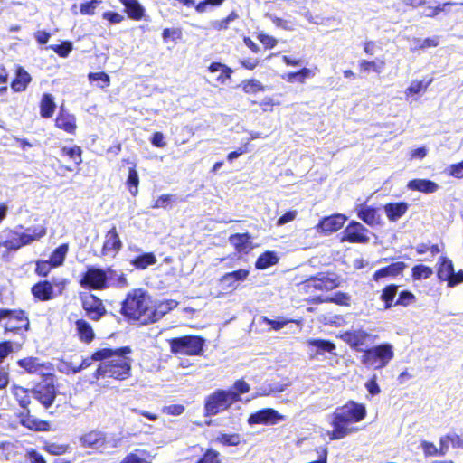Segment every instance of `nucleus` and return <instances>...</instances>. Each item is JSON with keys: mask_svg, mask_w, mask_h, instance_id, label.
I'll list each match as a JSON object with an SVG mask.
<instances>
[{"mask_svg": "<svg viewBox=\"0 0 463 463\" xmlns=\"http://www.w3.org/2000/svg\"><path fill=\"white\" fill-rule=\"evenodd\" d=\"M367 416L365 404L348 400L343 405L337 406L331 414L330 425L332 430L328 432L331 440L342 439L355 433L359 428L355 425L363 421Z\"/></svg>", "mask_w": 463, "mask_h": 463, "instance_id": "f257e3e1", "label": "nucleus"}, {"mask_svg": "<svg viewBox=\"0 0 463 463\" xmlns=\"http://www.w3.org/2000/svg\"><path fill=\"white\" fill-rule=\"evenodd\" d=\"M111 354L101 361L92 373L93 379L111 378L116 381H125L131 376L132 359L128 354L132 352L129 346L110 348Z\"/></svg>", "mask_w": 463, "mask_h": 463, "instance_id": "f03ea898", "label": "nucleus"}, {"mask_svg": "<svg viewBox=\"0 0 463 463\" xmlns=\"http://www.w3.org/2000/svg\"><path fill=\"white\" fill-rule=\"evenodd\" d=\"M152 304V296L147 290L138 288L129 290L120 304L123 317L141 326L149 325L148 319Z\"/></svg>", "mask_w": 463, "mask_h": 463, "instance_id": "7ed1b4c3", "label": "nucleus"}, {"mask_svg": "<svg viewBox=\"0 0 463 463\" xmlns=\"http://www.w3.org/2000/svg\"><path fill=\"white\" fill-rule=\"evenodd\" d=\"M34 361L35 359L31 357V373L40 375L41 380L35 383L32 391L34 398L45 408H49L53 404L58 393L53 367L51 364H36Z\"/></svg>", "mask_w": 463, "mask_h": 463, "instance_id": "20e7f679", "label": "nucleus"}, {"mask_svg": "<svg viewBox=\"0 0 463 463\" xmlns=\"http://www.w3.org/2000/svg\"><path fill=\"white\" fill-rule=\"evenodd\" d=\"M393 358V345L384 342L366 348L359 357V361L365 368L381 370L386 367Z\"/></svg>", "mask_w": 463, "mask_h": 463, "instance_id": "39448f33", "label": "nucleus"}, {"mask_svg": "<svg viewBox=\"0 0 463 463\" xmlns=\"http://www.w3.org/2000/svg\"><path fill=\"white\" fill-rule=\"evenodd\" d=\"M340 285L339 276L330 272H318L299 284L300 290L305 294L326 293L339 288Z\"/></svg>", "mask_w": 463, "mask_h": 463, "instance_id": "423d86ee", "label": "nucleus"}, {"mask_svg": "<svg viewBox=\"0 0 463 463\" xmlns=\"http://www.w3.org/2000/svg\"><path fill=\"white\" fill-rule=\"evenodd\" d=\"M108 273H114L111 268L106 269L101 267L90 265L80 274V286L89 290H105L109 288V277Z\"/></svg>", "mask_w": 463, "mask_h": 463, "instance_id": "0eeeda50", "label": "nucleus"}, {"mask_svg": "<svg viewBox=\"0 0 463 463\" xmlns=\"http://www.w3.org/2000/svg\"><path fill=\"white\" fill-rule=\"evenodd\" d=\"M82 148L74 145L61 146L55 159L54 167L61 175H65L76 170L82 163Z\"/></svg>", "mask_w": 463, "mask_h": 463, "instance_id": "6e6552de", "label": "nucleus"}, {"mask_svg": "<svg viewBox=\"0 0 463 463\" xmlns=\"http://www.w3.org/2000/svg\"><path fill=\"white\" fill-rule=\"evenodd\" d=\"M168 343L172 354L197 356L203 352L205 339L200 335H183L171 338Z\"/></svg>", "mask_w": 463, "mask_h": 463, "instance_id": "1a4fd4ad", "label": "nucleus"}, {"mask_svg": "<svg viewBox=\"0 0 463 463\" xmlns=\"http://www.w3.org/2000/svg\"><path fill=\"white\" fill-rule=\"evenodd\" d=\"M233 399V396L225 389L214 390L205 397L203 415L212 417L228 411L235 403Z\"/></svg>", "mask_w": 463, "mask_h": 463, "instance_id": "9d476101", "label": "nucleus"}, {"mask_svg": "<svg viewBox=\"0 0 463 463\" xmlns=\"http://www.w3.org/2000/svg\"><path fill=\"white\" fill-rule=\"evenodd\" d=\"M343 342H345L353 351L360 352L364 354L366 348H369L378 335H373L366 330L362 328L346 330L342 332L338 336Z\"/></svg>", "mask_w": 463, "mask_h": 463, "instance_id": "9b49d317", "label": "nucleus"}, {"mask_svg": "<svg viewBox=\"0 0 463 463\" xmlns=\"http://www.w3.org/2000/svg\"><path fill=\"white\" fill-rule=\"evenodd\" d=\"M437 278L439 281H446L449 287H455L463 282V271H454L452 260L447 256H440L437 262Z\"/></svg>", "mask_w": 463, "mask_h": 463, "instance_id": "f8f14e48", "label": "nucleus"}, {"mask_svg": "<svg viewBox=\"0 0 463 463\" xmlns=\"http://www.w3.org/2000/svg\"><path fill=\"white\" fill-rule=\"evenodd\" d=\"M80 299L86 317L91 321L98 322L107 315V308L103 300L95 294L80 295Z\"/></svg>", "mask_w": 463, "mask_h": 463, "instance_id": "ddd939ff", "label": "nucleus"}, {"mask_svg": "<svg viewBox=\"0 0 463 463\" xmlns=\"http://www.w3.org/2000/svg\"><path fill=\"white\" fill-rule=\"evenodd\" d=\"M0 322H4L6 331L27 329L29 325L24 312L21 310L0 309Z\"/></svg>", "mask_w": 463, "mask_h": 463, "instance_id": "4468645a", "label": "nucleus"}, {"mask_svg": "<svg viewBox=\"0 0 463 463\" xmlns=\"http://www.w3.org/2000/svg\"><path fill=\"white\" fill-rule=\"evenodd\" d=\"M123 242L120 239L119 233L116 225H113L104 234V241L100 250L102 257L115 258L122 250Z\"/></svg>", "mask_w": 463, "mask_h": 463, "instance_id": "2eb2a0df", "label": "nucleus"}, {"mask_svg": "<svg viewBox=\"0 0 463 463\" xmlns=\"http://www.w3.org/2000/svg\"><path fill=\"white\" fill-rule=\"evenodd\" d=\"M368 230L359 222L351 221L342 232L341 241L349 243H367Z\"/></svg>", "mask_w": 463, "mask_h": 463, "instance_id": "dca6fc26", "label": "nucleus"}, {"mask_svg": "<svg viewBox=\"0 0 463 463\" xmlns=\"http://www.w3.org/2000/svg\"><path fill=\"white\" fill-rule=\"evenodd\" d=\"M61 285V288L58 293L54 290V285L49 280H41L31 287V293L33 297L42 302H46L53 299L57 295L61 294V290L64 287V282L58 283Z\"/></svg>", "mask_w": 463, "mask_h": 463, "instance_id": "f3484780", "label": "nucleus"}, {"mask_svg": "<svg viewBox=\"0 0 463 463\" xmlns=\"http://www.w3.org/2000/svg\"><path fill=\"white\" fill-rule=\"evenodd\" d=\"M347 218L342 213H334L329 216L323 217L315 226L317 232L323 234H331L339 231L346 222Z\"/></svg>", "mask_w": 463, "mask_h": 463, "instance_id": "a211bd4d", "label": "nucleus"}, {"mask_svg": "<svg viewBox=\"0 0 463 463\" xmlns=\"http://www.w3.org/2000/svg\"><path fill=\"white\" fill-rule=\"evenodd\" d=\"M178 304L179 302L175 299H164L156 302L152 300L149 325L161 320L166 314L177 307Z\"/></svg>", "mask_w": 463, "mask_h": 463, "instance_id": "6ab92c4d", "label": "nucleus"}, {"mask_svg": "<svg viewBox=\"0 0 463 463\" xmlns=\"http://www.w3.org/2000/svg\"><path fill=\"white\" fill-rule=\"evenodd\" d=\"M406 268L407 264L403 261L392 262L391 264L375 270L372 276V279L375 282H379L387 278L395 279L402 276Z\"/></svg>", "mask_w": 463, "mask_h": 463, "instance_id": "aec40b11", "label": "nucleus"}, {"mask_svg": "<svg viewBox=\"0 0 463 463\" xmlns=\"http://www.w3.org/2000/svg\"><path fill=\"white\" fill-rule=\"evenodd\" d=\"M82 447L95 450L102 449L107 445V435L98 430H90L80 437Z\"/></svg>", "mask_w": 463, "mask_h": 463, "instance_id": "412c9836", "label": "nucleus"}, {"mask_svg": "<svg viewBox=\"0 0 463 463\" xmlns=\"http://www.w3.org/2000/svg\"><path fill=\"white\" fill-rule=\"evenodd\" d=\"M251 239L252 237L249 232H243L231 234L228 241L237 254L247 255L253 249Z\"/></svg>", "mask_w": 463, "mask_h": 463, "instance_id": "4be33fe9", "label": "nucleus"}, {"mask_svg": "<svg viewBox=\"0 0 463 463\" xmlns=\"http://www.w3.org/2000/svg\"><path fill=\"white\" fill-rule=\"evenodd\" d=\"M307 302L309 304L334 303L338 306L348 307L351 304V297L345 292L337 291L328 297L323 295L314 296L311 298H307Z\"/></svg>", "mask_w": 463, "mask_h": 463, "instance_id": "5701e85b", "label": "nucleus"}, {"mask_svg": "<svg viewBox=\"0 0 463 463\" xmlns=\"http://www.w3.org/2000/svg\"><path fill=\"white\" fill-rule=\"evenodd\" d=\"M282 418L277 411L271 408H266L256 411L250 415L248 419L249 424H268L276 423Z\"/></svg>", "mask_w": 463, "mask_h": 463, "instance_id": "b1692460", "label": "nucleus"}, {"mask_svg": "<svg viewBox=\"0 0 463 463\" xmlns=\"http://www.w3.org/2000/svg\"><path fill=\"white\" fill-rule=\"evenodd\" d=\"M124 7L128 18L141 21L146 16V9L138 0H118Z\"/></svg>", "mask_w": 463, "mask_h": 463, "instance_id": "393cba45", "label": "nucleus"}, {"mask_svg": "<svg viewBox=\"0 0 463 463\" xmlns=\"http://www.w3.org/2000/svg\"><path fill=\"white\" fill-rule=\"evenodd\" d=\"M55 126L66 133L73 135L77 129L75 116L61 108L55 118Z\"/></svg>", "mask_w": 463, "mask_h": 463, "instance_id": "a878e982", "label": "nucleus"}, {"mask_svg": "<svg viewBox=\"0 0 463 463\" xmlns=\"http://www.w3.org/2000/svg\"><path fill=\"white\" fill-rule=\"evenodd\" d=\"M75 330L78 339L83 344L89 345L96 337L93 327L84 318H79L75 321Z\"/></svg>", "mask_w": 463, "mask_h": 463, "instance_id": "bb28decb", "label": "nucleus"}, {"mask_svg": "<svg viewBox=\"0 0 463 463\" xmlns=\"http://www.w3.org/2000/svg\"><path fill=\"white\" fill-rule=\"evenodd\" d=\"M383 210L390 222H397L409 210V203L406 202L388 203L383 205Z\"/></svg>", "mask_w": 463, "mask_h": 463, "instance_id": "cd10ccee", "label": "nucleus"}, {"mask_svg": "<svg viewBox=\"0 0 463 463\" xmlns=\"http://www.w3.org/2000/svg\"><path fill=\"white\" fill-rule=\"evenodd\" d=\"M407 188L423 194H432L438 191L439 184L430 179L415 178L408 182Z\"/></svg>", "mask_w": 463, "mask_h": 463, "instance_id": "c85d7f7f", "label": "nucleus"}, {"mask_svg": "<svg viewBox=\"0 0 463 463\" xmlns=\"http://www.w3.org/2000/svg\"><path fill=\"white\" fill-rule=\"evenodd\" d=\"M111 354L112 353L109 350V347L94 350L90 356H87L81 360L80 364L78 365L79 373L90 367L94 362H99V364H101V361L108 358Z\"/></svg>", "mask_w": 463, "mask_h": 463, "instance_id": "c756f323", "label": "nucleus"}, {"mask_svg": "<svg viewBox=\"0 0 463 463\" xmlns=\"http://www.w3.org/2000/svg\"><path fill=\"white\" fill-rule=\"evenodd\" d=\"M357 216L369 226H373L380 222L378 210L373 206L361 204L357 210Z\"/></svg>", "mask_w": 463, "mask_h": 463, "instance_id": "7c9ffc66", "label": "nucleus"}, {"mask_svg": "<svg viewBox=\"0 0 463 463\" xmlns=\"http://www.w3.org/2000/svg\"><path fill=\"white\" fill-rule=\"evenodd\" d=\"M250 270L247 269H239L231 272L223 274L220 278V282L228 287L233 286L236 282L244 281L248 279Z\"/></svg>", "mask_w": 463, "mask_h": 463, "instance_id": "2f4dec72", "label": "nucleus"}, {"mask_svg": "<svg viewBox=\"0 0 463 463\" xmlns=\"http://www.w3.org/2000/svg\"><path fill=\"white\" fill-rule=\"evenodd\" d=\"M358 67L360 72H375L380 74L385 67V61L383 59H376L372 61L363 59L359 61Z\"/></svg>", "mask_w": 463, "mask_h": 463, "instance_id": "473e14b6", "label": "nucleus"}, {"mask_svg": "<svg viewBox=\"0 0 463 463\" xmlns=\"http://www.w3.org/2000/svg\"><path fill=\"white\" fill-rule=\"evenodd\" d=\"M156 261V257L153 252H145L133 258L130 264L137 269H146L149 266L155 265Z\"/></svg>", "mask_w": 463, "mask_h": 463, "instance_id": "72a5a7b5", "label": "nucleus"}, {"mask_svg": "<svg viewBox=\"0 0 463 463\" xmlns=\"http://www.w3.org/2000/svg\"><path fill=\"white\" fill-rule=\"evenodd\" d=\"M279 262V257L274 251L267 250L261 253L255 261L257 269H266Z\"/></svg>", "mask_w": 463, "mask_h": 463, "instance_id": "f704fd0d", "label": "nucleus"}, {"mask_svg": "<svg viewBox=\"0 0 463 463\" xmlns=\"http://www.w3.org/2000/svg\"><path fill=\"white\" fill-rule=\"evenodd\" d=\"M119 463H152L150 454L145 449H135L127 454Z\"/></svg>", "mask_w": 463, "mask_h": 463, "instance_id": "c9c22d12", "label": "nucleus"}, {"mask_svg": "<svg viewBox=\"0 0 463 463\" xmlns=\"http://www.w3.org/2000/svg\"><path fill=\"white\" fill-rule=\"evenodd\" d=\"M139 176L137 171V165L132 163V166L128 169V175L126 181V186L132 196L138 194Z\"/></svg>", "mask_w": 463, "mask_h": 463, "instance_id": "e433bc0d", "label": "nucleus"}, {"mask_svg": "<svg viewBox=\"0 0 463 463\" xmlns=\"http://www.w3.org/2000/svg\"><path fill=\"white\" fill-rule=\"evenodd\" d=\"M56 105L51 94H43L40 103V114L43 118H50L52 117Z\"/></svg>", "mask_w": 463, "mask_h": 463, "instance_id": "4c0bfd02", "label": "nucleus"}, {"mask_svg": "<svg viewBox=\"0 0 463 463\" xmlns=\"http://www.w3.org/2000/svg\"><path fill=\"white\" fill-rule=\"evenodd\" d=\"M398 285L389 284L385 286L381 293L380 299L383 302L386 309L395 306L394 298L397 294Z\"/></svg>", "mask_w": 463, "mask_h": 463, "instance_id": "58836bf2", "label": "nucleus"}, {"mask_svg": "<svg viewBox=\"0 0 463 463\" xmlns=\"http://www.w3.org/2000/svg\"><path fill=\"white\" fill-rule=\"evenodd\" d=\"M314 76L313 71L308 68H302L298 71L288 72L283 75V79L288 82L305 83L306 80Z\"/></svg>", "mask_w": 463, "mask_h": 463, "instance_id": "ea45409f", "label": "nucleus"}, {"mask_svg": "<svg viewBox=\"0 0 463 463\" xmlns=\"http://www.w3.org/2000/svg\"><path fill=\"white\" fill-rule=\"evenodd\" d=\"M241 87L242 91L249 95L263 92L266 90V87L254 78L242 80Z\"/></svg>", "mask_w": 463, "mask_h": 463, "instance_id": "a19ab883", "label": "nucleus"}, {"mask_svg": "<svg viewBox=\"0 0 463 463\" xmlns=\"http://www.w3.org/2000/svg\"><path fill=\"white\" fill-rule=\"evenodd\" d=\"M69 250L68 243L59 245L51 254L49 260L55 268L61 266L64 263L66 255Z\"/></svg>", "mask_w": 463, "mask_h": 463, "instance_id": "79ce46f5", "label": "nucleus"}, {"mask_svg": "<svg viewBox=\"0 0 463 463\" xmlns=\"http://www.w3.org/2000/svg\"><path fill=\"white\" fill-rule=\"evenodd\" d=\"M250 390L249 383L243 379H239L234 382L233 385L227 392L233 396V401L236 403L241 401V395L249 392Z\"/></svg>", "mask_w": 463, "mask_h": 463, "instance_id": "37998d69", "label": "nucleus"}, {"mask_svg": "<svg viewBox=\"0 0 463 463\" xmlns=\"http://www.w3.org/2000/svg\"><path fill=\"white\" fill-rule=\"evenodd\" d=\"M433 274L432 268L423 265L417 264L411 268V276L413 280H421L430 278Z\"/></svg>", "mask_w": 463, "mask_h": 463, "instance_id": "c03bdc74", "label": "nucleus"}, {"mask_svg": "<svg viewBox=\"0 0 463 463\" xmlns=\"http://www.w3.org/2000/svg\"><path fill=\"white\" fill-rule=\"evenodd\" d=\"M215 442L222 446H238L241 443V437L239 433H221L216 439Z\"/></svg>", "mask_w": 463, "mask_h": 463, "instance_id": "a18cd8bd", "label": "nucleus"}, {"mask_svg": "<svg viewBox=\"0 0 463 463\" xmlns=\"http://www.w3.org/2000/svg\"><path fill=\"white\" fill-rule=\"evenodd\" d=\"M239 18V14L236 11H232L226 17L215 20L212 23V27L215 31L221 32L225 31L230 27V24Z\"/></svg>", "mask_w": 463, "mask_h": 463, "instance_id": "49530a36", "label": "nucleus"}, {"mask_svg": "<svg viewBox=\"0 0 463 463\" xmlns=\"http://www.w3.org/2000/svg\"><path fill=\"white\" fill-rule=\"evenodd\" d=\"M261 321L264 324L269 326L270 329H272L274 331H279V330L282 329L284 326H286L289 323L298 324V322H299L295 319H286L283 317H279L278 319H270L267 317H262Z\"/></svg>", "mask_w": 463, "mask_h": 463, "instance_id": "de8ad7c7", "label": "nucleus"}, {"mask_svg": "<svg viewBox=\"0 0 463 463\" xmlns=\"http://www.w3.org/2000/svg\"><path fill=\"white\" fill-rule=\"evenodd\" d=\"M28 81L29 78L27 72L22 68H19L17 70L16 78L12 82V88L14 91L24 90Z\"/></svg>", "mask_w": 463, "mask_h": 463, "instance_id": "09e8293b", "label": "nucleus"}, {"mask_svg": "<svg viewBox=\"0 0 463 463\" xmlns=\"http://www.w3.org/2000/svg\"><path fill=\"white\" fill-rule=\"evenodd\" d=\"M221 454L214 449H206L195 463H221Z\"/></svg>", "mask_w": 463, "mask_h": 463, "instance_id": "8fccbe9b", "label": "nucleus"}, {"mask_svg": "<svg viewBox=\"0 0 463 463\" xmlns=\"http://www.w3.org/2000/svg\"><path fill=\"white\" fill-rule=\"evenodd\" d=\"M43 449L51 455L61 456L67 453L70 450L69 444H61L56 442L45 443Z\"/></svg>", "mask_w": 463, "mask_h": 463, "instance_id": "3c124183", "label": "nucleus"}, {"mask_svg": "<svg viewBox=\"0 0 463 463\" xmlns=\"http://www.w3.org/2000/svg\"><path fill=\"white\" fill-rule=\"evenodd\" d=\"M183 38V30L182 28H165L162 32V39L164 43L177 42L182 40Z\"/></svg>", "mask_w": 463, "mask_h": 463, "instance_id": "603ef678", "label": "nucleus"}, {"mask_svg": "<svg viewBox=\"0 0 463 463\" xmlns=\"http://www.w3.org/2000/svg\"><path fill=\"white\" fill-rule=\"evenodd\" d=\"M54 268L49 260H38L35 261L34 272L39 277H47Z\"/></svg>", "mask_w": 463, "mask_h": 463, "instance_id": "864d4df0", "label": "nucleus"}, {"mask_svg": "<svg viewBox=\"0 0 463 463\" xmlns=\"http://www.w3.org/2000/svg\"><path fill=\"white\" fill-rule=\"evenodd\" d=\"M252 105H258L262 112H272L275 106H279L280 102L275 100L272 97L267 96L263 98L260 101L253 100L251 101Z\"/></svg>", "mask_w": 463, "mask_h": 463, "instance_id": "5fc2aeb1", "label": "nucleus"}, {"mask_svg": "<svg viewBox=\"0 0 463 463\" xmlns=\"http://www.w3.org/2000/svg\"><path fill=\"white\" fill-rule=\"evenodd\" d=\"M50 48L55 52L61 58H66L69 56L70 52L73 49V44L70 41H63L61 44H55L50 46Z\"/></svg>", "mask_w": 463, "mask_h": 463, "instance_id": "6e6d98bb", "label": "nucleus"}, {"mask_svg": "<svg viewBox=\"0 0 463 463\" xmlns=\"http://www.w3.org/2000/svg\"><path fill=\"white\" fill-rule=\"evenodd\" d=\"M308 343L310 345H313V346L317 347V349L324 351V352L333 353L335 349V345L330 340L312 339V340H309Z\"/></svg>", "mask_w": 463, "mask_h": 463, "instance_id": "4d7b16f0", "label": "nucleus"}, {"mask_svg": "<svg viewBox=\"0 0 463 463\" xmlns=\"http://www.w3.org/2000/svg\"><path fill=\"white\" fill-rule=\"evenodd\" d=\"M88 80L90 82L100 81V88H107L110 85V78L104 71L90 72L88 74Z\"/></svg>", "mask_w": 463, "mask_h": 463, "instance_id": "13d9d810", "label": "nucleus"}, {"mask_svg": "<svg viewBox=\"0 0 463 463\" xmlns=\"http://www.w3.org/2000/svg\"><path fill=\"white\" fill-rule=\"evenodd\" d=\"M416 301L415 295L409 290H402L399 293L398 298L395 301V306L407 307Z\"/></svg>", "mask_w": 463, "mask_h": 463, "instance_id": "bf43d9fd", "label": "nucleus"}, {"mask_svg": "<svg viewBox=\"0 0 463 463\" xmlns=\"http://www.w3.org/2000/svg\"><path fill=\"white\" fill-rule=\"evenodd\" d=\"M175 200V196L173 194H162L157 197V199L154 202L152 208L158 209L163 208L166 209L169 205Z\"/></svg>", "mask_w": 463, "mask_h": 463, "instance_id": "052dcab7", "label": "nucleus"}, {"mask_svg": "<svg viewBox=\"0 0 463 463\" xmlns=\"http://www.w3.org/2000/svg\"><path fill=\"white\" fill-rule=\"evenodd\" d=\"M415 250H416L417 254H419V255H423V254L427 253L428 251H430L432 256H435L441 251V249L439 248V246L438 244H432V245L429 246L427 243L422 242V243H419L415 247Z\"/></svg>", "mask_w": 463, "mask_h": 463, "instance_id": "680f3d73", "label": "nucleus"}, {"mask_svg": "<svg viewBox=\"0 0 463 463\" xmlns=\"http://www.w3.org/2000/svg\"><path fill=\"white\" fill-rule=\"evenodd\" d=\"M102 18L110 24H118L125 20V16L116 11H106L102 14Z\"/></svg>", "mask_w": 463, "mask_h": 463, "instance_id": "e2e57ef3", "label": "nucleus"}, {"mask_svg": "<svg viewBox=\"0 0 463 463\" xmlns=\"http://www.w3.org/2000/svg\"><path fill=\"white\" fill-rule=\"evenodd\" d=\"M101 3V0H90L82 3L80 5V12L82 14L93 15L98 5Z\"/></svg>", "mask_w": 463, "mask_h": 463, "instance_id": "0e129e2a", "label": "nucleus"}, {"mask_svg": "<svg viewBox=\"0 0 463 463\" xmlns=\"http://www.w3.org/2000/svg\"><path fill=\"white\" fill-rule=\"evenodd\" d=\"M420 448L423 451V454L426 458H429V457H438L439 456V450H438V448L436 447V445L431 442V441H428V440H422L420 442Z\"/></svg>", "mask_w": 463, "mask_h": 463, "instance_id": "69168bd1", "label": "nucleus"}, {"mask_svg": "<svg viewBox=\"0 0 463 463\" xmlns=\"http://www.w3.org/2000/svg\"><path fill=\"white\" fill-rule=\"evenodd\" d=\"M59 371L65 374H76L79 373L78 365H73L71 362L61 360L58 364Z\"/></svg>", "mask_w": 463, "mask_h": 463, "instance_id": "338daca9", "label": "nucleus"}, {"mask_svg": "<svg viewBox=\"0 0 463 463\" xmlns=\"http://www.w3.org/2000/svg\"><path fill=\"white\" fill-rule=\"evenodd\" d=\"M448 173L455 178H463V160L459 163L450 165L448 168Z\"/></svg>", "mask_w": 463, "mask_h": 463, "instance_id": "774afa93", "label": "nucleus"}]
</instances>
